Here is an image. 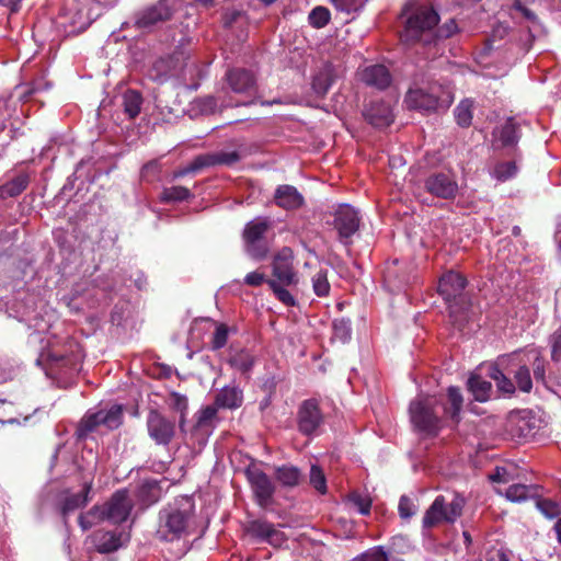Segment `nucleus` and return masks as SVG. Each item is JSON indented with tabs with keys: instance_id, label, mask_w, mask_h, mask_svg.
<instances>
[{
	"instance_id": "f257e3e1",
	"label": "nucleus",
	"mask_w": 561,
	"mask_h": 561,
	"mask_svg": "<svg viewBox=\"0 0 561 561\" xmlns=\"http://www.w3.org/2000/svg\"><path fill=\"white\" fill-rule=\"evenodd\" d=\"M438 22L439 15L433 8L421 7L407 19L400 32V41L408 46L419 42L430 45L434 41L433 30ZM457 32L458 25L454 19H450L437 28L435 38H449Z\"/></svg>"
},
{
	"instance_id": "f03ea898",
	"label": "nucleus",
	"mask_w": 561,
	"mask_h": 561,
	"mask_svg": "<svg viewBox=\"0 0 561 561\" xmlns=\"http://www.w3.org/2000/svg\"><path fill=\"white\" fill-rule=\"evenodd\" d=\"M467 278L457 272L448 271L438 280L437 291L447 305L451 323L459 330L468 322L471 300L466 291Z\"/></svg>"
},
{
	"instance_id": "7ed1b4c3",
	"label": "nucleus",
	"mask_w": 561,
	"mask_h": 561,
	"mask_svg": "<svg viewBox=\"0 0 561 561\" xmlns=\"http://www.w3.org/2000/svg\"><path fill=\"white\" fill-rule=\"evenodd\" d=\"M194 512L195 503L192 496L176 497L160 512L159 533L165 540L180 538L192 526Z\"/></svg>"
},
{
	"instance_id": "20e7f679",
	"label": "nucleus",
	"mask_w": 561,
	"mask_h": 561,
	"mask_svg": "<svg viewBox=\"0 0 561 561\" xmlns=\"http://www.w3.org/2000/svg\"><path fill=\"white\" fill-rule=\"evenodd\" d=\"M133 508V501L127 490H118L104 506H94L91 511L80 515L79 524L87 530L101 520H110L114 524L125 522Z\"/></svg>"
},
{
	"instance_id": "39448f33",
	"label": "nucleus",
	"mask_w": 561,
	"mask_h": 561,
	"mask_svg": "<svg viewBox=\"0 0 561 561\" xmlns=\"http://www.w3.org/2000/svg\"><path fill=\"white\" fill-rule=\"evenodd\" d=\"M439 403L436 396H417L410 403V420L414 428L425 435H435L439 430Z\"/></svg>"
},
{
	"instance_id": "423d86ee",
	"label": "nucleus",
	"mask_w": 561,
	"mask_h": 561,
	"mask_svg": "<svg viewBox=\"0 0 561 561\" xmlns=\"http://www.w3.org/2000/svg\"><path fill=\"white\" fill-rule=\"evenodd\" d=\"M463 506L465 499L459 495H455L450 502L438 495L424 514L423 527L432 528L440 523H455L461 516Z\"/></svg>"
},
{
	"instance_id": "0eeeda50",
	"label": "nucleus",
	"mask_w": 561,
	"mask_h": 561,
	"mask_svg": "<svg viewBox=\"0 0 561 561\" xmlns=\"http://www.w3.org/2000/svg\"><path fill=\"white\" fill-rule=\"evenodd\" d=\"M409 107L424 112H435L440 107H448L451 103L450 95L443 91L438 84L431 85L427 90L410 89L405 96Z\"/></svg>"
},
{
	"instance_id": "6e6552de",
	"label": "nucleus",
	"mask_w": 561,
	"mask_h": 561,
	"mask_svg": "<svg viewBox=\"0 0 561 561\" xmlns=\"http://www.w3.org/2000/svg\"><path fill=\"white\" fill-rule=\"evenodd\" d=\"M270 228L271 222L266 218H256L245 225L242 236L247 252L253 259L262 260L267 255L268 248L264 237Z\"/></svg>"
},
{
	"instance_id": "1a4fd4ad",
	"label": "nucleus",
	"mask_w": 561,
	"mask_h": 561,
	"mask_svg": "<svg viewBox=\"0 0 561 561\" xmlns=\"http://www.w3.org/2000/svg\"><path fill=\"white\" fill-rule=\"evenodd\" d=\"M333 227L337 231L339 240L344 245L352 244V237L358 231L360 226V216L358 211L347 205L343 204L337 207L333 215Z\"/></svg>"
},
{
	"instance_id": "9d476101",
	"label": "nucleus",
	"mask_w": 561,
	"mask_h": 561,
	"mask_svg": "<svg viewBox=\"0 0 561 561\" xmlns=\"http://www.w3.org/2000/svg\"><path fill=\"white\" fill-rule=\"evenodd\" d=\"M174 12L175 8L170 0H158L136 14L135 24L138 28H149L171 20Z\"/></svg>"
},
{
	"instance_id": "9b49d317",
	"label": "nucleus",
	"mask_w": 561,
	"mask_h": 561,
	"mask_svg": "<svg viewBox=\"0 0 561 561\" xmlns=\"http://www.w3.org/2000/svg\"><path fill=\"white\" fill-rule=\"evenodd\" d=\"M123 421V407L121 404H113L107 410H100L95 413L87 414L80 424L82 433L92 432L98 426L103 425L108 430L117 428Z\"/></svg>"
},
{
	"instance_id": "f8f14e48",
	"label": "nucleus",
	"mask_w": 561,
	"mask_h": 561,
	"mask_svg": "<svg viewBox=\"0 0 561 561\" xmlns=\"http://www.w3.org/2000/svg\"><path fill=\"white\" fill-rule=\"evenodd\" d=\"M204 328L210 332L209 344L213 350H220L227 345L230 334L237 333L236 327H230L224 322L213 320L210 318H203L196 321L192 328V335L199 333Z\"/></svg>"
},
{
	"instance_id": "ddd939ff",
	"label": "nucleus",
	"mask_w": 561,
	"mask_h": 561,
	"mask_svg": "<svg viewBox=\"0 0 561 561\" xmlns=\"http://www.w3.org/2000/svg\"><path fill=\"white\" fill-rule=\"evenodd\" d=\"M272 274L279 284L297 285L298 276L294 268V255L290 248H283L273 259Z\"/></svg>"
},
{
	"instance_id": "4468645a",
	"label": "nucleus",
	"mask_w": 561,
	"mask_h": 561,
	"mask_svg": "<svg viewBox=\"0 0 561 561\" xmlns=\"http://www.w3.org/2000/svg\"><path fill=\"white\" fill-rule=\"evenodd\" d=\"M424 188L435 197L453 199L458 193V183L448 173L435 172L425 179Z\"/></svg>"
},
{
	"instance_id": "2eb2a0df",
	"label": "nucleus",
	"mask_w": 561,
	"mask_h": 561,
	"mask_svg": "<svg viewBox=\"0 0 561 561\" xmlns=\"http://www.w3.org/2000/svg\"><path fill=\"white\" fill-rule=\"evenodd\" d=\"M323 422V415L314 399L305 400L298 410V428L304 435L316 434Z\"/></svg>"
},
{
	"instance_id": "dca6fc26",
	"label": "nucleus",
	"mask_w": 561,
	"mask_h": 561,
	"mask_svg": "<svg viewBox=\"0 0 561 561\" xmlns=\"http://www.w3.org/2000/svg\"><path fill=\"white\" fill-rule=\"evenodd\" d=\"M149 436L158 445H168L174 436V423L157 411H150L147 417Z\"/></svg>"
},
{
	"instance_id": "f3484780",
	"label": "nucleus",
	"mask_w": 561,
	"mask_h": 561,
	"mask_svg": "<svg viewBox=\"0 0 561 561\" xmlns=\"http://www.w3.org/2000/svg\"><path fill=\"white\" fill-rule=\"evenodd\" d=\"M225 78L234 93L252 95L256 90V80L250 70L233 68L227 71Z\"/></svg>"
},
{
	"instance_id": "a211bd4d",
	"label": "nucleus",
	"mask_w": 561,
	"mask_h": 561,
	"mask_svg": "<svg viewBox=\"0 0 561 561\" xmlns=\"http://www.w3.org/2000/svg\"><path fill=\"white\" fill-rule=\"evenodd\" d=\"M359 80L367 87L383 91L392 81V76L385 65L376 64L363 68L358 72Z\"/></svg>"
},
{
	"instance_id": "6ab92c4d",
	"label": "nucleus",
	"mask_w": 561,
	"mask_h": 561,
	"mask_svg": "<svg viewBox=\"0 0 561 561\" xmlns=\"http://www.w3.org/2000/svg\"><path fill=\"white\" fill-rule=\"evenodd\" d=\"M248 479L261 506H266L274 494L275 488L271 479L260 469H249Z\"/></svg>"
},
{
	"instance_id": "aec40b11",
	"label": "nucleus",
	"mask_w": 561,
	"mask_h": 561,
	"mask_svg": "<svg viewBox=\"0 0 561 561\" xmlns=\"http://www.w3.org/2000/svg\"><path fill=\"white\" fill-rule=\"evenodd\" d=\"M240 160L241 154L236 150L209 152L195 157L193 169H205L215 165L232 167Z\"/></svg>"
},
{
	"instance_id": "412c9836",
	"label": "nucleus",
	"mask_w": 561,
	"mask_h": 561,
	"mask_svg": "<svg viewBox=\"0 0 561 561\" xmlns=\"http://www.w3.org/2000/svg\"><path fill=\"white\" fill-rule=\"evenodd\" d=\"M247 530L259 540L266 541L276 547L285 541L284 534L266 520H252L249 523Z\"/></svg>"
},
{
	"instance_id": "4be33fe9",
	"label": "nucleus",
	"mask_w": 561,
	"mask_h": 561,
	"mask_svg": "<svg viewBox=\"0 0 561 561\" xmlns=\"http://www.w3.org/2000/svg\"><path fill=\"white\" fill-rule=\"evenodd\" d=\"M363 114L367 123L377 128L388 127L393 122L391 108L383 101L370 102Z\"/></svg>"
},
{
	"instance_id": "5701e85b",
	"label": "nucleus",
	"mask_w": 561,
	"mask_h": 561,
	"mask_svg": "<svg viewBox=\"0 0 561 561\" xmlns=\"http://www.w3.org/2000/svg\"><path fill=\"white\" fill-rule=\"evenodd\" d=\"M129 540V535L125 531L118 534L113 531H96L92 536V541L98 551L107 553L117 550Z\"/></svg>"
},
{
	"instance_id": "b1692460",
	"label": "nucleus",
	"mask_w": 561,
	"mask_h": 561,
	"mask_svg": "<svg viewBox=\"0 0 561 561\" xmlns=\"http://www.w3.org/2000/svg\"><path fill=\"white\" fill-rule=\"evenodd\" d=\"M69 358L62 353H39L36 364L42 366L46 376L55 378L69 365Z\"/></svg>"
},
{
	"instance_id": "393cba45",
	"label": "nucleus",
	"mask_w": 561,
	"mask_h": 561,
	"mask_svg": "<svg viewBox=\"0 0 561 561\" xmlns=\"http://www.w3.org/2000/svg\"><path fill=\"white\" fill-rule=\"evenodd\" d=\"M275 204L286 210L297 209L302 206L304 197L293 185H279L274 194Z\"/></svg>"
},
{
	"instance_id": "a878e982",
	"label": "nucleus",
	"mask_w": 561,
	"mask_h": 561,
	"mask_svg": "<svg viewBox=\"0 0 561 561\" xmlns=\"http://www.w3.org/2000/svg\"><path fill=\"white\" fill-rule=\"evenodd\" d=\"M538 491L539 488L537 485L515 483L510 485L505 492L500 493L504 495L510 502L522 503L537 497L539 495Z\"/></svg>"
},
{
	"instance_id": "bb28decb",
	"label": "nucleus",
	"mask_w": 561,
	"mask_h": 561,
	"mask_svg": "<svg viewBox=\"0 0 561 561\" xmlns=\"http://www.w3.org/2000/svg\"><path fill=\"white\" fill-rule=\"evenodd\" d=\"M493 136L502 147L515 146L519 139L518 125L513 117H508L500 128L493 131Z\"/></svg>"
},
{
	"instance_id": "cd10ccee",
	"label": "nucleus",
	"mask_w": 561,
	"mask_h": 561,
	"mask_svg": "<svg viewBox=\"0 0 561 561\" xmlns=\"http://www.w3.org/2000/svg\"><path fill=\"white\" fill-rule=\"evenodd\" d=\"M28 184L30 175L21 172L0 186V194L2 197H16L27 188Z\"/></svg>"
},
{
	"instance_id": "c85d7f7f",
	"label": "nucleus",
	"mask_w": 561,
	"mask_h": 561,
	"mask_svg": "<svg viewBox=\"0 0 561 561\" xmlns=\"http://www.w3.org/2000/svg\"><path fill=\"white\" fill-rule=\"evenodd\" d=\"M242 403V392L236 387H225L216 397L215 404L219 408L236 409Z\"/></svg>"
},
{
	"instance_id": "c756f323",
	"label": "nucleus",
	"mask_w": 561,
	"mask_h": 561,
	"mask_svg": "<svg viewBox=\"0 0 561 561\" xmlns=\"http://www.w3.org/2000/svg\"><path fill=\"white\" fill-rule=\"evenodd\" d=\"M468 387L473 398L479 402H485L491 397V382L479 376H471L468 380Z\"/></svg>"
},
{
	"instance_id": "7c9ffc66",
	"label": "nucleus",
	"mask_w": 561,
	"mask_h": 561,
	"mask_svg": "<svg viewBox=\"0 0 561 561\" xmlns=\"http://www.w3.org/2000/svg\"><path fill=\"white\" fill-rule=\"evenodd\" d=\"M142 96L136 90H127L123 95L124 113L130 118H136L141 108Z\"/></svg>"
},
{
	"instance_id": "2f4dec72",
	"label": "nucleus",
	"mask_w": 561,
	"mask_h": 561,
	"mask_svg": "<svg viewBox=\"0 0 561 561\" xmlns=\"http://www.w3.org/2000/svg\"><path fill=\"white\" fill-rule=\"evenodd\" d=\"M138 496L145 505L156 503L161 496L160 482L157 480L145 481L138 490Z\"/></svg>"
},
{
	"instance_id": "473e14b6",
	"label": "nucleus",
	"mask_w": 561,
	"mask_h": 561,
	"mask_svg": "<svg viewBox=\"0 0 561 561\" xmlns=\"http://www.w3.org/2000/svg\"><path fill=\"white\" fill-rule=\"evenodd\" d=\"M91 486L89 484H85L83 489L76 493L67 496L62 504V514L67 515L82 506H84L88 503V495L90 492Z\"/></svg>"
},
{
	"instance_id": "72a5a7b5",
	"label": "nucleus",
	"mask_w": 561,
	"mask_h": 561,
	"mask_svg": "<svg viewBox=\"0 0 561 561\" xmlns=\"http://www.w3.org/2000/svg\"><path fill=\"white\" fill-rule=\"evenodd\" d=\"M334 81L331 69L320 70L312 79V90L317 95L323 96L328 93Z\"/></svg>"
},
{
	"instance_id": "f704fd0d",
	"label": "nucleus",
	"mask_w": 561,
	"mask_h": 561,
	"mask_svg": "<svg viewBox=\"0 0 561 561\" xmlns=\"http://www.w3.org/2000/svg\"><path fill=\"white\" fill-rule=\"evenodd\" d=\"M457 124L462 128H468L473 118V101L462 100L454 110Z\"/></svg>"
},
{
	"instance_id": "c9c22d12",
	"label": "nucleus",
	"mask_w": 561,
	"mask_h": 561,
	"mask_svg": "<svg viewBox=\"0 0 561 561\" xmlns=\"http://www.w3.org/2000/svg\"><path fill=\"white\" fill-rule=\"evenodd\" d=\"M488 375L496 382L499 391L511 396L515 392V386L499 368L494 365L488 366Z\"/></svg>"
},
{
	"instance_id": "e433bc0d",
	"label": "nucleus",
	"mask_w": 561,
	"mask_h": 561,
	"mask_svg": "<svg viewBox=\"0 0 561 561\" xmlns=\"http://www.w3.org/2000/svg\"><path fill=\"white\" fill-rule=\"evenodd\" d=\"M276 480L284 486H295L299 483L301 474L294 466H282L276 469Z\"/></svg>"
},
{
	"instance_id": "4c0bfd02",
	"label": "nucleus",
	"mask_w": 561,
	"mask_h": 561,
	"mask_svg": "<svg viewBox=\"0 0 561 561\" xmlns=\"http://www.w3.org/2000/svg\"><path fill=\"white\" fill-rule=\"evenodd\" d=\"M193 195L187 187L176 185L163 188L160 201L163 203H176L187 201Z\"/></svg>"
},
{
	"instance_id": "58836bf2",
	"label": "nucleus",
	"mask_w": 561,
	"mask_h": 561,
	"mask_svg": "<svg viewBox=\"0 0 561 561\" xmlns=\"http://www.w3.org/2000/svg\"><path fill=\"white\" fill-rule=\"evenodd\" d=\"M313 293L318 297H328L331 285L328 279V270H319L311 278Z\"/></svg>"
},
{
	"instance_id": "ea45409f",
	"label": "nucleus",
	"mask_w": 561,
	"mask_h": 561,
	"mask_svg": "<svg viewBox=\"0 0 561 561\" xmlns=\"http://www.w3.org/2000/svg\"><path fill=\"white\" fill-rule=\"evenodd\" d=\"M517 170L515 161L499 162L495 164L492 175L500 182H506L516 175Z\"/></svg>"
},
{
	"instance_id": "a19ab883",
	"label": "nucleus",
	"mask_w": 561,
	"mask_h": 561,
	"mask_svg": "<svg viewBox=\"0 0 561 561\" xmlns=\"http://www.w3.org/2000/svg\"><path fill=\"white\" fill-rule=\"evenodd\" d=\"M267 285L282 304L287 307H294L296 305V299L290 291L285 288L287 285L279 284L274 279H268Z\"/></svg>"
},
{
	"instance_id": "79ce46f5",
	"label": "nucleus",
	"mask_w": 561,
	"mask_h": 561,
	"mask_svg": "<svg viewBox=\"0 0 561 561\" xmlns=\"http://www.w3.org/2000/svg\"><path fill=\"white\" fill-rule=\"evenodd\" d=\"M332 339L337 340L341 343H346L351 339L352 329L350 320L344 318L335 319L332 323Z\"/></svg>"
},
{
	"instance_id": "37998d69",
	"label": "nucleus",
	"mask_w": 561,
	"mask_h": 561,
	"mask_svg": "<svg viewBox=\"0 0 561 561\" xmlns=\"http://www.w3.org/2000/svg\"><path fill=\"white\" fill-rule=\"evenodd\" d=\"M331 19V13L328 8L318 5L311 10L309 13L308 20L310 25L316 28L324 27Z\"/></svg>"
},
{
	"instance_id": "c03bdc74",
	"label": "nucleus",
	"mask_w": 561,
	"mask_h": 561,
	"mask_svg": "<svg viewBox=\"0 0 561 561\" xmlns=\"http://www.w3.org/2000/svg\"><path fill=\"white\" fill-rule=\"evenodd\" d=\"M536 507L540 513L549 519L556 518L561 515V507L557 502L551 500L540 499L536 501Z\"/></svg>"
},
{
	"instance_id": "a18cd8bd",
	"label": "nucleus",
	"mask_w": 561,
	"mask_h": 561,
	"mask_svg": "<svg viewBox=\"0 0 561 561\" xmlns=\"http://www.w3.org/2000/svg\"><path fill=\"white\" fill-rule=\"evenodd\" d=\"M228 363L231 367L240 370L241 373L249 371L252 366V359L249 353H230Z\"/></svg>"
},
{
	"instance_id": "49530a36",
	"label": "nucleus",
	"mask_w": 561,
	"mask_h": 561,
	"mask_svg": "<svg viewBox=\"0 0 561 561\" xmlns=\"http://www.w3.org/2000/svg\"><path fill=\"white\" fill-rule=\"evenodd\" d=\"M448 400L450 402L449 409H443L445 412L450 413L451 417H456L461 410L462 407V397L458 388L449 387L448 388Z\"/></svg>"
},
{
	"instance_id": "de8ad7c7",
	"label": "nucleus",
	"mask_w": 561,
	"mask_h": 561,
	"mask_svg": "<svg viewBox=\"0 0 561 561\" xmlns=\"http://www.w3.org/2000/svg\"><path fill=\"white\" fill-rule=\"evenodd\" d=\"M310 484L322 494L327 492V480L319 466L312 465L310 468Z\"/></svg>"
},
{
	"instance_id": "09e8293b",
	"label": "nucleus",
	"mask_w": 561,
	"mask_h": 561,
	"mask_svg": "<svg viewBox=\"0 0 561 561\" xmlns=\"http://www.w3.org/2000/svg\"><path fill=\"white\" fill-rule=\"evenodd\" d=\"M355 560L356 561H388V553L383 549V547L378 546V547L370 548L367 551L363 552Z\"/></svg>"
},
{
	"instance_id": "8fccbe9b",
	"label": "nucleus",
	"mask_w": 561,
	"mask_h": 561,
	"mask_svg": "<svg viewBox=\"0 0 561 561\" xmlns=\"http://www.w3.org/2000/svg\"><path fill=\"white\" fill-rule=\"evenodd\" d=\"M399 515L403 519H409L417 512V506L407 495H402L399 501Z\"/></svg>"
},
{
	"instance_id": "3c124183",
	"label": "nucleus",
	"mask_w": 561,
	"mask_h": 561,
	"mask_svg": "<svg viewBox=\"0 0 561 561\" xmlns=\"http://www.w3.org/2000/svg\"><path fill=\"white\" fill-rule=\"evenodd\" d=\"M515 379L518 388L523 392H529L533 388V381L528 368L519 367L515 373Z\"/></svg>"
},
{
	"instance_id": "603ef678",
	"label": "nucleus",
	"mask_w": 561,
	"mask_h": 561,
	"mask_svg": "<svg viewBox=\"0 0 561 561\" xmlns=\"http://www.w3.org/2000/svg\"><path fill=\"white\" fill-rule=\"evenodd\" d=\"M336 10L347 14L358 11L363 7L360 0H331Z\"/></svg>"
},
{
	"instance_id": "864d4df0",
	"label": "nucleus",
	"mask_w": 561,
	"mask_h": 561,
	"mask_svg": "<svg viewBox=\"0 0 561 561\" xmlns=\"http://www.w3.org/2000/svg\"><path fill=\"white\" fill-rule=\"evenodd\" d=\"M217 414V405H208L202 409L198 413L197 424L198 426L208 425Z\"/></svg>"
},
{
	"instance_id": "5fc2aeb1",
	"label": "nucleus",
	"mask_w": 561,
	"mask_h": 561,
	"mask_svg": "<svg viewBox=\"0 0 561 561\" xmlns=\"http://www.w3.org/2000/svg\"><path fill=\"white\" fill-rule=\"evenodd\" d=\"M159 173L160 164L156 160L146 163L141 169V176L148 181H152Z\"/></svg>"
},
{
	"instance_id": "6e6d98bb",
	"label": "nucleus",
	"mask_w": 561,
	"mask_h": 561,
	"mask_svg": "<svg viewBox=\"0 0 561 561\" xmlns=\"http://www.w3.org/2000/svg\"><path fill=\"white\" fill-rule=\"evenodd\" d=\"M351 502L357 507L358 512L363 515H367L370 511V501L360 496L359 494H352L350 497Z\"/></svg>"
},
{
	"instance_id": "4d7b16f0",
	"label": "nucleus",
	"mask_w": 561,
	"mask_h": 561,
	"mask_svg": "<svg viewBox=\"0 0 561 561\" xmlns=\"http://www.w3.org/2000/svg\"><path fill=\"white\" fill-rule=\"evenodd\" d=\"M267 280L268 279L265 278V275L263 273H260L256 271L247 274L244 277V284H247L248 286H252V287H257V286L262 285L263 283L267 284Z\"/></svg>"
},
{
	"instance_id": "13d9d810",
	"label": "nucleus",
	"mask_w": 561,
	"mask_h": 561,
	"mask_svg": "<svg viewBox=\"0 0 561 561\" xmlns=\"http://www.w3.org/2000/svg\"><path fill=\"white\" fill-rule=\"evenodd\" d=\"M513 8L520 12L522 15L533 22V23H537L538 22V16L536 15V13L534 11H531L530 9H528L527 7H525L520 0H516L513 4Z\"/></svg>"
},
{
	"instance_id": "bf43d9fd",
	"label": "nucleus",
	"mask_w": 561,
	"mask_h": 561,
	"mask_svg": "<svg viewBox=\"0 0 561 561\" xmlns=\"http://www.w3.org/2000/svg\"><path fill=\"white\" fill-rule=\"evenodd\" d=\"M549 343L551 351H561V327L550 335Z\"/></svg>"
},
{
	"instance_id": "052dcab7",
	"label": "nucleus",
	"mask_w": 561,
	"mask_h": 561,
	"mask_svg": "<svg viewBox=\"0 0 561 561\" xmlns=\"http://www.w3.org/2000/svg\"><path fill=\"white\" fill-rule=\"evenodd\" d=\"M241 16V12L240 11H231V12H227L224 16V25L226 27H230L234 22H237V20Z\"/></svg>"
},
{
	"instance_id": "680f3d73",
	"label": "nucleus",
	"mask_w": 561,
	"mask_h": 561,
	"mask_svg": "<svg viewBox=\"0 0 561 561\" xmlns=\"http://www.w3.org/2000/svg\"><path fill=\"white\" fill-rule=\"evenodd\" d=\"M491 480L494 482H507L506 470L497 467L495 472L491 476Z\"/></svg>"
},
{
	"instance_id": "e2e57ef3",
	"label": "nucleus",
	"mask_w": 561,
	"mask_h": 561,
	"mask_svg": "<svg viewBox=\"0 0 561 561\" xmlns=\"http://www.w3.org/2000/svg\"><path fill=\"white\" fill-rule=\"evenodd\" d=\"M194 167V160L184 169L178 171L174 173V178H180V176H184L188 173H192V172H197L199 171L201 169H193Z\"/></svg>"
},
{
	"instance_id": "0e129e2a",
	"label": "nucleus",
	"mask_w": 561,
	"mask_h": 561,
	"mask_svg": "<svg viewBox=\"0 0 561 561\" xmlns=\"http://www.w3.org/2000/svg\"><path fill=\"white\" fill-rule=\"evenodd\" d=\"M2 4H10L12 12H18L20 9L21 0H0Z\"/></svg>"
},
{
	"instance_id": "69168bd1",
	"label": "nucleus",
	"mask_w": 561,
	"mask_h": 561,
	"mask_svg": "<svg viewBox=\"0 0 561 561\" xmlns=\"http://www.w3.org/2000/svg\"><path fill=\"white\" fill-rule=\"evenodd\" d=\"M553 529L557 534V539L561 543V519H558L553 526Z\"/></svg>"
},
{
	"instance_id": "338daca9",
	"label": "nucleus",
	"mask_w": 561,
	"mask_h": 561,
	"mask_svg": "<svg viewBox=\"0 0 561 561\" xmlns=\"http://www.w3.org/2000/svg\"><path fill=\"white\" fill-rule=\"evenodd\" d=\"M111 319L113 323L121 324V314L117 312L116 308L113 310Z\"/></svg>"
},
{
	"instance_id": "774afa93",
	"label": "nucleus",
	"mask_w": 561,
	"mask_h": 561,
	"mask_svg": "<svg viewBox=\"0 0 561 561\" xmlns=\"http://www.w3.org/2000/svg\"><path fill=\"white\" fill-rule=\"evenodd\" d=\"M512 234L514 237H520L522 236V228L519 226H514L512 228Z\"/></svg>"
}]
</instances>
